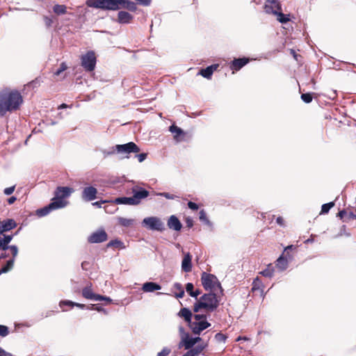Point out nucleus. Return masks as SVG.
I'll return each mask as SVG.
<instances>
[{
    "label": "nucleus",
    "mask_w": 356,
    "mask_h": 356,
    "mask_svg": "<svg viewBox=\"0 0 356 356\" xmlns=\"http://www.w3.org/2000/svg\"><path fill=\"white\" fill-rule=\"evenodd\" d=\"M22 103L23 97L17 90L3 89L0 91V116L19 110Z\"/></svg>",
    "instance_id": "nucleus-1"
},
{
    "label": "nucleus",
    "mask_w": 356,
    "mask_h": 356,
    "mask_svg": "<svg viewBox=\"0 0 356 356\" xmlns=\"http://www.w3.org/2000/svg\"><path fill=\"white\" fill-rule=\"evenodd\" d=\"M222 296L218 291H210L204 293L194 304V312H198L201 309H204L208 312H213L218 307Z\"/></svg>",
    "instance_id": "nucleus-2"
},
{
    "label": "nucleus",
    "mask_w": 356,
    "mask_h": 356,
    "mask_svg": "<svg viewBox=\"0 0 356 356\" xmlns=\"http://www.w3.org/2000/svg\"><path fill=\"white\" fill-rule=\"evenodd\" d=\"M202 285L206 291H217L223 295V289L217 277L213 274L202 272L201 274Z\"/></svg>",
    "instance_id": "nucleus-3"
},
{
    "label": "nucleus",
    "mask_w": 356,
    "mask_h": 356,
    "mask_svg": "<svg viewBox=\"0 0 356 356\" xmlns=\"http://www.w3.org/2000/svg\"><path fill=\"white\" fill-rule=\"evenodd\" d=\"M81 66L87 72H92L95 70L97 63V58L94 51H88L86 54L81 56Z\"/></svg>",
    "instance_id": "nucleus-4"
},
{
    "label": "nucleus",
    "mask_w": 356,
    "mask_h": 356,
    "mask_svg": "<svg viewBox=\"0 0 356 356\" xmlns=\"http://www.w3.org/2000/svg\"><path fill=\"white\" fill-rule=\"evenodd\" d=\"M13 239L12 235H6L3 234V236H0V250L10 251V254L13 257H16L18 254V248L16 245H8L9 243Z\"/></svg>",
    "instance_id": "nucleus-5"
},
{
    "label": "nucleus",
    "mask_w": 356,
    "mask_h": 356,
    "mask_svg": "<svg viewBox=\"0 0 356 356\" xmlns=\"http://www.w3.org/2000/svg\"><path fill=\"white\" fill-rule=\"evenodd\" d=\"M82 296L88 300H105L107 304H110L112 302V300L109 297L104 296L102 295L96 294L93 293L91 284L90 286H87L82 289Z\"/></svg>",
    "instance_id": "nucleus-6"
},
{
    "label": "nucleus",
    "mask_w": 356,
    "mask_h": 356,
    "mask_svg": "<svg viewBox=\"0 0 356 356\" xmlns=\"http://www.w3.org/2000/svg\"><path fill=\"white\" fill-rule=\"evenodd\" d=\"M108 234L103 229H99L95 232H92L88 238V241L90 243H99L107 241Z\"/></svg>",
    "instance_id": "nucleus-7"
},
{
    "label": "nucleus",
    "mask_w": 356,
    "mask_h": 356,
    "mask_svg": "<svg viewBox=\"0 0 356 356\" xmlns=\"http://www.w3.org/2000/svg\"><path fill=\"white\" fill-rule=\"evenodd\" d=\"M143 223L152 230L162 231L163 229V223L156 217L145 218Z\"/></svg>",
    "instance_id": "nucleus-8"
},
{
    "label": "nucleus",
    "mask_w": 356,
    "mask_h": 356,
    "mask_svg": "<svg viewBox=\"0 0 356 356\" xmlns=\"http://www.w3.org/2000/svg\"><path fill=\"white\" fill-rule=\"evenodd\" d=\"M65 206L62 201H52L47 206L37 210V214L39 216H44L47 215L50 211L62 208Z\"/></svg>",
    "instance_id": "nucleus-9"
},
{
    "label": "nucleus",
    "mask_w": 356,
    "mask_h": 356,
    "mask_svg": "<svg viewBox=\"0 0 356 356\" xmlns=\"http://www.w3.org/2000/svg\"><path fill=\"white\" fill-rule=\"evenodd\" d=\"M116 150L119 153H138L140 148L134 142H129L124 145H117Z\"/></svg>",
    "instance_id": "nucleus-10"
},
{
    "label": "nucleus",
    "mask_w": 356,
    "mask_h": 356,
    "mask_svg": "<svg viewBox=\"0 0 356 356\" xmlns=\"http://www.w3.org/2000/svg\"><path fill=\"white\" fill-rule=\"evenodd\" d=\"M132 193L134 201H136V204H138L140 203L141 200L148 197L149 193L146 189L139 187L134 186L132 188Z\"/></svg>",
    "instance_id": "nucleus-11"
},
{
    "label": "nucleus",
    "mask_w": 356,
    "mask_h": 356,
    "mask_svg": "<svg viewBox=\"0 0 356 356\" xmlns=\"http://www.w3.org/2000/svg\"><path fill=\"white\" fill-rule=\"evenodd\" d=\"M264 9L267 14L276 13V10H282V6L279 0H266Z\"/></svg>",
    "instance_id": "nucleus-12"
},
{
    "label": "nucleus",
    "mask_w": 356,
    "mask_h": 356,
    "mask_svg": "<svg viewBox=\"0 0 356 356\" xmlns=\"http://www.w3.org/2000/svg\"><path fill=\"white\" fill-rule=\"evenodd\" d=\"M250 59L249 58L243 57L239 58H234L229 63V68L233 71H238L245 65H247L250 62Z\"/></svg>",
    "instance_id": "nucleus-13"
},
{
    "label": "nucleus",
    "mask_w": 356,
    "mask_h": 356,
    "mask_svg": "<svg viewBox=\"0 0 356 356\" xmlns=\"http://www.w3.org/2000/svg\"><path fill=\"white\" fill-rule=\"evenodd\" d=\"M97 190L93 186L85 187L82 191V198L88 202L97 198Z\"/></svg>",
    "instance_id": "nucleus-14"
},
{
    "label": "nucleus",
    "mask_w": 356,
    "mask_h": 356,
    "mask_svg": "<svg viewBox=\"0 0 356 356\" xmlns=\"http://www.w3.org/2000/svg\"><path fill=\"white\" fill-rule=\"evenodd\" d=\"M72 193V188L69 187H61L59 186L56 188L55 191V197L52 200V201H63V199L68 197Z\"/></svg>",
    "instance_id": "nucleus-15"
},
{
    "label": "nucleus",
    "mask_w": 356,
    "mask_h": 356,
    "mask_svg": "<svg viewBox=\"0 0 356 356\" xmlns=\"http://www.w3.org/2000/svg\"><path fill=\"white\" fill-rule=\"evenodd\" d=\"M211 326V323L207 321L193 322L190 327L195 334H200V332Z\"/></svg>",
    "instance_id": "nucleus-16"
},
{
    "label": "nucleus",
    "mask_w": 356,
    "mask_h": 356,
    "mask_svg": "<svg viewBox=\"0 0 356 356\" xmlns=\"http://www.w3.org/2000/svg\"><path fill=\"white\" fill-rule=\"evenodd\" d=\"M169 131L173 134L174 139L177 142H181L184 140L186 133L175 124H172L169 127Z\"/></svg>",
    "instance_id": "nucleus-17"
},
{
    "label": "nucleus",
    "mask_w": 356,
    "mask_h": 356,
    "mask_svg": "<svg viewBox=\"0 0 356 356\" xmlns=\"http://www.w3.org/2000/svg\"><path fill=\"white\" fill-rule=\"evenodd\" d=\"M102 10H120V0H102Z\"/></svg>",
    "instance_id": "nucleus-18"
},
{
    "label": "nucleus",
    "mask_w": 356,
    "mask_h": 356,
    "mask_svg": "<svg viewBox=\"0 0 356 356\" xmlns=\"http://www.w3.org/2000/svg\"><path fill=\"white\" fill-rule=\"evenodd\" d=\"M17 227V223L13 219H7L0 222V234L8 232Z\"/></svg>",
    "instance_id": "nucleus-19"
},
{
    "label": "nucleus",
    "mask_w": 356,
    "mask_h": 356,
    "mask_svg": "<svg viewBox=\"0 0 356 356\" xmlns=\"http://www.w3.org/2000/svg\"><path fill=\"white\" fill-rule=\"evenodd\" d=\"M218 64H213L210 66H208L207 67L204 69H201L199 74L202 75L203 77L210 79L211 78V76L215 70H217L218 67Z\"/></svg>",
    "instance_id": "nucleus-20"
},
{
    "label": "nucleus",
    "mask_w": 356,
    "mask_h": 356,
    "mask_svg": "<svg viewBox=\"0 0 356 356\" xmlns=\"http://www.w3.org/2000/svg\"><path fill=\"white\" fill-rule=\"evenodd\" d=\"M191 260H192V256L191 255V254L189 252L186 253L184 255V259L182 260V263H181V268L184 272L189 273L191 271V270H192Z\"/></svg>",
    "instance_id": "nucleus-21"
},
{
    "label": "nucleus",
    "mask_w": 356,
    "mask_h": 356,
    "mask_svg": "<svg viewBox=\"0 0 356 356\" xmlns=\"http://www.w3.org/2000/svg\"><path fill=\"white\" fill-rule=\"evenodd\" d=\"M134 17L126 11H120L118 13V22L120 24H129L132 22Z\"/></svg>",
    "instance_id": "nucleus-22"
},
{
    "label": "nucleus",
    "mask_w": 356,
    "mask_h": 356,
    "mask_svg": "<svg viewBox=\"0 0 356 356\" xmlns=\"http://www.w3.org/2000/svg\"><path fill=\"white\" fill-rule=\"evenodd\" d=\"M168 226L175 231H179L181 229L182 225L176 216H171L168 221Z\"/></svg>",
    "instance_id": "nucleus-23"
},
{
    "label": "nucleus",
    "mask_w": 356,
    "mask_h": 356,
    "mask_svg": "<svg viewBox=\"0 0 356 356\" xmlns=\"http://www.w3.org/2000/svg\"><path fill=\"white\" fill-rule=\"evenodd\" d=\"M124 8L131 12H135L137 9L136 4L130 0H120V9Z\"/></svg>",
    "instance_id": "nucleus-24"
},
{
    "label": "nucleus",
    "mask_w": 356,
    "mask_h": 356,
    "mask_svg": "<svg viewBox=\"0 0 356 356\" xmlns=\"http://www.w3.org/2000/svg\"><path fill=\"white\" fill-rule=\"evenodd\" d=\"M161 289V286L159 284L152 282H145L142 287L144 292H153Z\"/></svg>",
    "instance_id": "nucleus-25"
},
{
    "label": "nucleus",
    "mask_w": 356,
    "mask_h": 356,
    "mask_svg": "<svg viewBox=\"0 0 356 356\" xmlns=\"http://www.w3.org/2000/svg\"><path fill=\"white\" fill-rule=\"evenodd\" d=\"M264 286L261 280L258 277H256L252 282V292L259 291L260 294L262 295L264 292Z\"/></svg>",
    "instance_id": "nucleus-26"
},
{
    "label": "nucleus",
    "mask_w": 356,
    "mask_h": 356,
    "mask_svg": "<svg viewBox=\"0 0 356 356\" xmlns=\"http://www.w3.org/2000/svg\"><path fill=\"white\" fill-rule=\"evenodd\" d=\"M289 260L284 256H280L276 261L275 266L280 270H284L287 268Z\"/></svg>",
    "instance_id": "nucleus-27"
},
{
    "label": "nucleus",
    "mask_w": 356,
    "mask_h": 356,
    "mask_svg": "<svg viewBox=\"0 0 356 356\" xmlns=\"http://www.w3.org/2000/svg\"><path fill=\"white\" fill-rule=\"evenodd\" d=\"M115 203L118 204H129V205H136V201H134V199L133 196L131 197H118L115 200Z\"/></svg>",
    "instance_id": "nucleus-28"
},
{
    "label": "nucleus",
    "mask_w": 356,
    "mask_h": 356,
    "mask_svg": "<svg viewBox=\"0 0 356 356\" xmlns=\"http://www.w3.org/2000/svg\"><path fill=\"white\" fill-rule=\"evenodd\" d=\"M179 316L184 318L185 321L191 324L192 312L188 308H182L179 312Z\"/></svg>",
    "instance_id": "nucleus-29"
},
{
    "label": "nucleus",
    "mask_w": 356,
    "mask_h": 356,
    "mask_svg": "<svg viewBox=\"0 0 356 356\" xmlns=\"http://www.w3.org/2000/svg\"><path fill=\"white\" fill-rule=\"evenodd\" d=\"M201 341L200 337H195V338H191V337H186L184 339V348L185 349H190L193 348V346L198 341Z\"/></svg>",
    "instance_id": "nucleus-30"
},
{
    "label": "nucleus",
    "mask_w": 356,
    "mask_h": 356,
    "mask_svg": "<svg viewBox=\"0 0 356 356\" xmlns=\"http://www.w3.org/2000/svg\"><path fill=\"white\" fill-rule=\"evenodd\" d=\"M173 289L175 291L176 298H181L184 296L185 292L181 284L178 282L175 283L173 285Z\"/></svg>",
    "instance_id": "nucleus-31"
},
{
    "label": "nucleus",
    "mask_w": 356,
    "mask_h": 356,
    "mask_svg": "<svg viewBox=\"0 0 356 356\" xmlns=\"http://www.w3.org/2000/svg\"><path fill=\"white\" fill-rule=\"evenodd\" d=\"M276 13H272L274 15L277 16V19L278 22L282 24H286L290 21L289 15H284L282 13V10H275Z\"/></svg>",
    "instance_id": "nucleus-32"
},
{
    "label": "nucleus",
    "mask_w": 356,
    "mask_h": 356,
    "mask_svg": "<svg viewBox=\"0 0 356 356\" xmlns=\"http://www.w3.org/2000/svg\"><path fill=\"white\" fill-rule=\"evenodd\" d=\"M108 248H114L118 249H123L125 248L124 243L118 239L112 240L106 245Z\"/></svg>",
    "instance_id": "nucleus-33"
},
{
    "label": "nucleus",
    "mask_w": 356,
    "mask_h": 356,
    "mask_svg": "<svg viewBox=\"0 0 356 356\" xmlns=\"http://www.w3.org/2000/svg\"><path fill=\"white\" fill-rule=\"evenodd\" d=\"M15 259V257L12 256V258L7 261L6 264L0 269V275L7 273L13 267Z\"/></svg>",
    "instance_id": "nucleus-34"
},
{
    "label": "nucleus",
    "mask_w": 356,
    "mask_h": 356,
    "mask_svg": "<svg viewBox=\"0 0 356 356\" xmlns=\"http://www.w3.org/2000/svg\"><path fill=\"white\" fill-rule=\"evenodd\" d=\"M274 273V267L272 264L268 265L266 269L259 273L261 275L266 277H271Z\"/></svg>",
    "instance_id": "nucleus-35"
},
{
    "label": "nucleus",
    "mask_w": 356,
    "mask_h": 356,
    "mask_svg": "<svg viewBox=\"0 0 356 356\" xmlns=\"http://www.w3.org/2000/svg\"><path fill=\"white\" fill-rule=\"evenodd\" d=\"M296 247L293 245H288L286 247L284 250V252H282L281 256H284V257H286L289 261H291L293 259V255L291 254L290 252L292 250H295Z\"/></svg>",
    "instance_id": "nucleus-36"
},
{
    "label": "nucleus",
    "mask_w": 356,
    "mask_h": 356,
    "mask_svg": "<svg viewBox=\"0 0 356 356\" xmlns=\"http://www.w3.org/2000/svg\"><path fill=\"white\" fill-rule=\"evenodd\" d=\"M53 10L57 15H63L67 13V7L65 5L56 4L54 6Z\"/></svg>",
    "instance_id": "nucleus-37"
},
{
    "label": "nucleus",
    "mask_w": 356,
    "mask_h": 356,
    "mask_svg": "<svg viewBox=\"0 0 356 356\" xmlns=\"http://www.w3.org/2000/svg\"><path fill=\"white\" fill-rule=\"evenodd\" d=\"M86 3L89 7L102 9V0H88Z\"/></svg>",
    "instance_id": "nucleus-38"
},
{
    "label": "nucleus",
    "mask_w": 356,
    "mask_h": 356,
    "mask_svg": "<svg viewBox=\"0 0 356 356\" xmlns=\"http://www.w3.org/2000/svg\"><path fill=\"white\" fill-rule=\"evenodd\" d=\"M334 206V202H330L322 205L321 214H326L329 212L330 209Z\"/></svg>",
    "instance_id": "nucleus-39"
},
{
    "label": "nucleus",
    "mask_w": 356,
    "mask_h": 356,
    "mask_svg": "<svg viewBox=\"0 0 356 356\" xmlns=\"http://www.w3.org/2000/svg\"><path fill=\"white\" fill-rule=\"evenodd\" d=\"M301 99L307 103V104H309L310 102H312V99H313V96H312V93H303L301 95Z\"/></svg>",
    "instance_id": "nucleus-40"
},
{
    "label": "nucleus",
    "mask_w": 356,
    "mask_h": 356,
    "mask_svg": "<svg viewBox=\"0 0 356 356\" xmlns=\"http://www.w3.org/2000/svg\"><path fill=\"white\" fill-rule=\"evenodd\" d=\"M119 222L122 226L129 227L133 224V220L121 218L119 220Z\"/></svg>",
    "instance_id": "nucleus-41"
},
{
    "label": "nucleus",
    "mask_w": 356,
    "mask_h": 356,
    "mask_svg": "<svg viewBox=\"0 0 356 356\" xmlns=\"http://www.w3.org/2000/svg\"><path fill=\"white\" fill-rule=\"evenodd\" d=\"M159 195L164 197L166 199H169V200H175V199H177H177L179 198V196H178V195H174V194H171V193H165V192L160 193H159Z\"/></svg>",
    "instance_id": "nucleus-42"
},
{
    "label": "nucleus",
    "mask_w": 356,
    "mask_h": 356,
    "mask_svg": "<svg viewBox=\"0 0 356 356\" xmlns=\"http://www.w3.org/2000/svg\"><path fill=\"white\" fill-rule=\"evenodd\" d=\"M67 68V65L65 63H62L60 65L59 68L54 73L55 76H59L62 72H63L65 70H66Z\"/></svg>",
    "instance_id": "nucleus-43"
},
{
    "label": "nucleus",
    "mask_w": 356,
    "mask_h": 356,
    "mask_svg": "<svg viewBox=\"0 0 356 356\" xmlns=\"http://www.w3.org/2000/svg\"><path fill=\"white\" fill-rule=\"evenodd\" d=\"M9 334L8 327L6 325H0V336L6 337Z\"/></svg>",
    "instance_id": "nucleus-44"
},
{
    "label": "nucleus",
    "mask_w": 356,
    "mask_h": 356,
    "mask_svg": "<svg viewBox=\"0 0 356 356\" xmlns=\"http://www.w3.org/2000/svg\"><path fill=\"white\" fill-rule=\"evenodd\" d=\"M186 292L191 296L194 292V285L193 283H187L186 285Z\"/></svg>",
    "instance_id": "nucleus-45"
},
{
    "label": "nucleus",
    "mask_w": 356,
    "mask_h": 356,
    "mask_svg": "<svg viewBox=\"0 0 356 356\" xmlns=\"http://www.w3.org/2000/svg\"><path fill=\"white\" fill-rule=\"evenodd\" d=\"M353 219H356V210L355 212H353V211L348 212V216H347V218H345L344 222H348V221H349L350 220H353Z\"/></svg>",
    "instance_id": "nucleus-46"
},
{
    "label": "nucleus",
    "mask_w": 356,
    "mask_h": 356,
    "mask_svg": "<svg viewBox=\"0 0 356 356\" xmlns=\"http://www.w3.org/2000/svg\"><path fill=\"white\" fill-rule=\"evenodd\" d=\"M64 305L70 306V307H72L74 306V302H72V301H70V300H63V301H60V307L63 308V307Z\"/></svg>",
    "instance_id": "nucleus-47"
},
{
    "label": "nucleus",
    "mask_w": 356,
    "mask_h": 356,
    "mask_svg": "<svg viewBox=\"0 0 356 356\" xmlns=\"http://www.w3.org/2000/svg\"><path fill=\"white\" fill-rule=\"evenodd\" d=\"M215 338L218 341H224V342L227 339V337L222 333H217L215 336Z\"/></svg>",
    "instance_id": "nucleus-48"
},
{
    "label": "nucleus",
    "mask_w": 356,
    "mask_h": 356,
    "mask_svg": "<svg viewBox=\"0 0 356 356\" xmlns=\"http://www.w3.org/2000/svg\"><path fill=\"white\" fill-rule=\"evenodd\" d=\"M205 346L204 345H198L196 347L193 348V350L196 352V354L197 356L202 352V350L204 349Z\"/></svg>",
    "instance_id": "nucleus-49"
},
{
    "label": "nucleus",
    "mask_w": 356,
    "mask_h": 356,
    "mask_svg": "<svg viewBox=\"0 0 356 356\" xmlns=\"http://www.w3.org/2000/svg\"><path fill=\"white\" fill-rule=\"evenodd\" d=\"M200 219L202 221L209 222V220L207 219V213L203 209L200 211Z\"/></svg>",
    "instance_id": "nucleus-50"
},
{
    "label": "nucleus",
    "mask_w": 356,
    "mask_h": 356,
    "mask_svg": "<svg viewBox=\"0 0 356 356\" xmlns=\"http://www.w3.org/2000/svg\"><path fill=\"white\" fill-rule=\"evenodd\" d=\"M170 353V350L168 348H164L161 352H159L156 356H167Z\"/></svg>",
    "instance_id": "nucleus-51"
},
{
    "label": "nucleus",
    "mask_w": 356,
    "mask_h": 356,
    "mask_svg": "<svg viewBox=\"0 0 356 356\" xmlns=\"http://www.w3.org/2000/svg\"><path fill=\"white\" fill-rule=\"evenodd\" d=\"M338 216L344 222L345 218L348 216V212L346 210L340 211L338 213Z\"/></svg>",
    "instance_id": "nucleus-52"
},
{
    "label": "nucleus",
    "mask_w": 356,
    "mask_h": 356,
    "mask_svg": "<svg viewBox=\"0 0 356 356\" xmlns=\"http://www.w3.org/2000/svg\"><path fill=\"white\" fill-rule=\"evenodd\" d=\"M194 318L196 320L195 322L204 321L206 319V315L204 314H195Z\"/></svg>",
    "instance_id": "nucleus-53"
},
{
    "label": "nucleus",
    "mask_w": 356,
    "mask_h": 356,
    "mask_svg": "<svg viewBox=\"0 0 356 356\" xmlns=\"http://www.w3.org/2000/svg\"><path fill=\"white\" fill-rule=\"evenodd\" d=\"M15 186H13L8 188H6L3 191L4 193L7 195L12 194L15 191Z\"/></svg>",
    "instance_id": "nucleus-54"
},
{
    "label": "nucleus",
    "mask_w": 356,
    "mask_h": 356,
    "mask_svg": "<svg viewBox=\"0 0 356 356\" xmlns=\"http://www.w3.org/2000/svg\"><path fill=\"white\" fill-rule=\"evenodd\" d=\"M188 208H190L191 209H192L193 211H196L199 208L198 205L196 203L193 202H188Z\"/></svg>",
    "instance_id": "nucleus-55"
},
{
    "label": "nucleus",
    "mask_w": 356,
    "mask_h": 356,
    "mask_svg": "<svg viewBox=\"0 0 356 356\" xmlns=\"http://www.w3.org/2000/svg\"><path fill=\"white\" fill-rule=\"evenodd\" d=\"M43 19L47 26L49 27L51 26L53 21L50 17L44 16Z\"/></svg>",
    "instance_id": "nucleus-56"
},
{
    "label": "nucleus",
    "mask_w": 356,
    "mask_h": 356,
    "mask_svg": "<svg viewBox=\"0 0 356 356\" xmlns=\"http://www.w3.org/2000/svg\"><path fill=\"white\" fill-rule=\"evenodd\" d=\"M92 308L93 309H95V310L98 311V312H102L104 314L107 313V312L103 307H102L101 306H99L98 305H92Z\"/></svg>",
    "instance_id": "nucleus-57"
},
{
    "label": "nucleus",
    "mask_w": 356,
    "mask_h": 356,
    "mask_svg": "<svg viewBox=\"0 0 356 356\" xmlns=\"http://www.w3.org/2000/svg\"><path fill=\"white\" fill-rule=\"evenodd\" d=\"M188 350L183 355V356H197L196 352L193 350V348L188 349Z\"/></svg>",
    "instance_id": "nucleus-58"
},
{
    "label": "nucleus",
    "mask_w": 356,
    "mask_h": 356,
    "mask_svg": "<svg viewBox=\"0 0 356 356\" xmlns=\"http://www.w3.org/2000/svg\"><path fill=\"white\" fill-rule=\"evenodd\" d=\"M147 154L146 153H141L136 155L139 162H143L146 158Z\"/></svg>",
    "instance_id": "nucleus-59"
},
{
    "label": "nucleus",
    "mask_w": 356,
    "mask_h": 356,
    "mask_svg": "<svg viewBox=\"0 0 356 356\" xmlns=\"http://www.w3.org/2000/svg\"><path fill=\"white\" fill-rule=\"evenodd\" d=\"M0 356H13L10 353H7L3 348H0Z\"/></svg>",
    "instance_id": "nucleus-60"
},
{
    "label": "nucleus",
    "mask_w": 356,
    "mask_h": 356,
    "mask_svg": "<svg viewBox=\"0 0 356 356\" xmlns=\"http://www.w3.org/2000/svg\"><path fill=\"white\" fill-rule=\"evenodd\" d=\"M201 293L202 291L200 289L194 290V292L193 293L191 297L197 298V296L201 294Z\"/></svg>",
    "instance_id": "nucleus-61"
},
{
    "label": "nucleus",
    "mask_w": 356,
    "mask_h": 356,
    "mask_svg": "<svg viewBox=\"0 0 356 356\" xmlns=\"http://www.w3.org/2000/svg\"><path fill=\"white\" fill-rule=\"evenodd\" d=\"M105 202H107V201H106V200L97 201V202L92 203V205L100 208L102 207V204Z\"/></svg>",
    "instance_id": "nucleus-62"
},
{
    "label": "nucleus",
    "mask_w": 356,
    "mask_h": 356,
    "mask_svg": "<svg viewBox=\"0 0 356 356\" xmlns=\"http://www.w3.org/2000/svg\"><path fill=\"white\" fill-rule=\"evenodd\" d=\"M276 222L277 224H279L280 225H284V219L281 216H279L276 219Z\"/></svg>",
    "instance_id": "nucleus-63"
},
{
    "label": "nucleus",
    "mask_w": 356,
    "mask_h": 356,
    "mask_svg": "<svg viewBox=\"0 0 356 356\" xmlns=\"http://www.w3.org/2000/svg\"><path fill=\"white\" fill-rule=\"evenodd\" d=\"M16 200H17V198L15 197L12 196L10 197H9L7 201H8V204H13L16 201Z\"/></svg>",
    "instance_id": "nucleus-64"
}]
</instances>
